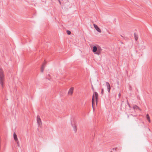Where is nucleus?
<instances>
[{"label": "nucleus", "instance_id": "nucleus-24", "mask_svg": "<svg viewBox=\"0 0 152 152\" xmlns=\"http://www.w3.org/2000/svg\"><path fill=\"white\" fill-rule=\"evenodd\" d=\"M113 152L112 151H110V152Z\"/></svg>", "mask_w": 152, "mask_h": 152}, {"label": "nucleus", "instance_id": "nucleus-21", "mask_svg": "<svg viewBox=\"0 0 152 152\" xmlns=\"http://www.w3.org/2000/svg\"><path fill=\"white\" fill-rule=\"evenodd\" d=\"M92 89L93 91H94V88L92 86Z\"/></svg>", "mask_w": 152, "mask_h": 152}, {"label": "nucleus", "instance_id": "nucleus-16", "mask_svg": "<svg viewBox=\"0 0 152 152\" xmlns=\"http://www.w3.org/2000/svg\"><path fill=\"white\" fill-rule=\"evenodd\" d=\"M104 90L103 88H102L101 89V94L102 95L104 94Z\"/></svg>", "mask_w": 152, "mask_h": 152}, {"label": "nucleus", "instance_id": "nucleus-2", "mask_svg": "<svg viewBox=\"0 0 152 152\" xmlns=\"http://www.w3.org/2000/svg\"><path fill=\"white\" fill-rule=\"evenodd\" d=\"M4 80V75L3 71L1 69L0 70V83L2 88L3 87V81Z\"/></svg>", "mask_w": 152, "mask_h": 152}, {"label": "nucleus", "instance_id": "nucleus-11", "mask_svg": "<svg viewBox=\"0 0 152 152\" xmlns=\"http://www.w3.org/2000/svg\"><path fill=\"white\" fill-rule=\"evenodd\" d=\"M134 110H140V109L139 107L136 105H135L133 107Z\"/></svg>", "mask_w": 152, "mask_h": 152}, {"label": "nucleus", "instance_id": "nucleus-27", "mask_svg": "<svg viewBox=\"0 0 152 152\" xmlns=\"http://www.w3.org/2000/svg\"><path fill=\"white\" fill-rule=\"evenodd\" d=\"M121 36L122 37H123L121 35Z\"/></svg>", "mask_w": 152, "mask_h": 152}, {"label": "nucleus", "instance_id": "nucleus-8", "mask_svg": "<svg viewBox=\"0 0 152 152\" xmlns=\"http://www.w3.org/2000/svg\"><path fill=\"white\" fill-rule=\"evenodd\" d=\"M46 63L45 62H44L43 63L42 65L41 68V72H43V71L46 64Z\"/></svg>", "mask_w": 152, "mask_h": 152}, {"label": "nucleus", "instance_id": "nucleus-6", "mask_svg": "<svg viewBox=\"0 0 152 152\" xmlns=\"http://www.w3.org/2000/svg\"><path fill=\"white\" fill-rule=\"evenodd\" d=\"M94 26L96 29V30L99 33H101V31L99 27L96 25L95 24H94Z\"/></svg>", "mask_w": 152, "mask_h": 152}, {"label": "nucleus", "instance_id": "nucleus-4", "mask_svg": "<svg viewBox=\"0 0 152 152\" xmlns=\"http://www.w3.org/2000/svg\"><path fill=\"white\" fill-rule=\"evenodd\" d=\"M37 121L38 124L39 126H40L42 124V121L39 115H38L37 116Z\"/></svg>", "mask_w": 152, "mask_h": 152}, {"label": "nucleus", "instance_id": "nucleus-20", "mask_svg": "<svg viewBox=\"0 0 152 152\" xmlns=\"http://www.w3.org/2000/svg\"><path fill=\"white\" fill-rule=\"evenodd\" d=\"M95 99V96H94V95H93L92 96V99Z\"/></svg>", "mask_w": 152, "mask_h": 152}, {"label": "nucleus", "instance_id": "nucleus-18", "mask_svg": "<svg viewBox=\"0 0 152 152\" xmlns=\"http://www.w3.org/2000/svg\"><path fill=\"white\" fill-rule=\"evenodd\" d=\"M127 104H128V105L129 106V108H131V107H130V104H129V103L128 102V101H127Z\"/></svg>", "mask_w": 152, "mask_h": 152}, {"label": "nucleus", "instance_id": "nucleus-19", "mask_svg": "<svg viewBox=\"0 0 152 152\" xmlns=\"http://www.w3.org/2000/svg\"><path fill=\"white\" fill-rule=\"evenodd\" d=\"M117 148H113V150H115V151H116V149H117Z\"/></svg>", "mask_w": 152, "mask_h": 152}, {"label": "nucleus", "instance_id": "nucleus-15", "mask_svg": "<svg viewBox=\"0 0 152 152\" xmlns=\"http://www.w3.org/2000/svg\"><path fill=\"white\" fill-rule=\"evenodd\" d=\"M67 34L68 35H70L71 34V31L69 30H67L66 31Z\"/></svg>", "mask_w": 152, "mask_h": 152}, {"label": "nucleus", "instance_id": "nucleus-5", "mask_svg": "<svg viewBox=\"0 0 152 152\" xmlns=\"http://www.w3.org/2000/svg\"><path fill=\"white\" fill-rule=\"evenodd\" d=\"M106 84L107 88L108 91L109 93H110L111 89L110 85L108 82H106Z\"/></svg>", "mask_w": 152, "mask_h": 152}, {"label": "nucleus", "instance_id": "nucleus-3", "mask_svg": "<svg viewBox=\"0 0 152 152\" xmlns=\"http://www.w3.org/2000/svg\"><path fill=\"white\" fill-rule=\"evenodd\" d=\"M75 124V119H74V118L72 119L71 120V124L72 126L74 129V130L75 132H76V125Z\"/></svg>", "mask_w": 152, "mask_h": 152}, {"label": "nucleus", "instance_id": "nucleus-26", "mask_svg": "<svg viewBox=\"0 0 152 152\" xmlns=\"http://www.w3.org/2000/svg\"><path fill=\"white\" fill-rule=\"evenodd\" d=\"M130 115L133 116V115H132V114H131Z\"/></svg>", "mask_w": 152, "mask_h": 152}, {"label": "nucleus", "instance_id": "nucleus-23", "mask_svg": "<svg viewBox=\"0 0 152 152\" xmlns=\"http://www.w3.org/2000/svg\"><path fill=\"white\" fill-rule=\"evenodd\" d=\"M148 130H149V131H150V129H149V128H148Z\"/></svg>", "mask_w": 152, "mask_h": 152}, {"label": "nucleus", "instance_id": "nucleus-1", "mask_svg": "<svg viewBox=\"0 0 152 152\" xmlns=\"http://www.w3.org/2000/svg\"><path fill=\"white\" fill-rule=\"evenodd\" d=\"M102 49L99 46H94L92 50V51L95 54L99 55L101 53Z\"/></svg>", "mask_w": 152, "mask_h": 152}, {"label": "nucleus", "instance_id": "nucleus-12", "mask_svg": "<svg viewBox=\"0 0 152 152\" xmlns=\"http://www.w3.org/2000/svg\"><path fill=\"white\" fill-rule=\"evenodd\" d=\"M146 116L147 119L148 121L149 122H150L151 121H150V118L149 116V114H147Z\"/></svg>", "mask_w": 152, "mask_h": 152}, {"label": "nucleus", "instance_id": "nucleus-13", "mask_svg": "<svg viewBox=\"0 0 152 152\" xmlns=\"http://www.w3.org/2000/svg\"><path fill=\"white\" fill-rule=\"evenodd\" d=\"M134 35L135 40H137L138 39V35L137 34L134 33Z\"/></svg>", "mask_w": 152, "mask_h": 152}, {"label": "nucleus", "instance_id": "nucleus-25", "mask_svg": "<svg viewBox=\"0 0 152 152\" xmlns=\"http://www.w3.org/2000/svg\"><path fill=\"white\" fill-rule=\"evenodd\" d=\"M59 3H61V2L60 1H59Z\"/></svg>", "mask_w": 152, "mask_h": 152}, {"label": "nucleus", "instance_id": "nucleus-10", "mask_svg": "<svg viewBox=\"0 0 152 152\" xmlns=\"http://www.w3.org/2000/svg\"><path fill=\"white\" fill-rule=\"evenodd\" d=\"M13 137L14 140L16 141H17L18 140V139L17 138V135L15 132H14L13 134Z\"/></svg>", "mask_w": 152, "mask_h": 152}, {"label": "nucleus", "instance_id": "nucleus-14", "mask_svg": "<svg viewBox=\"0 0 152 152\" xmlns=\"http://www.w3.org/2000/svg\"><path fill=\"white\" fill-rule=\"evenodd\" d=\"M92 103L93 107L94 106V105L95 104V99H92Z\"/></svg>", "mask_w": 152, "mask_h": 152}, {"label": "nucleus", "instance_id": "nucleus-9", "mask_svg": "<svg viewBox=\"0 0 152 152\" xmlns=\"http://www.w3.org/2000/svg\"><path fill=\"white\" fill-rule=\"evenodd\" d=\"M94 93L95 96L96 102L97 103L98 99V93L96 92H95Z\"/></svg>", "mask_w": 152, "mask_h": 152}, {"label": "nucleus", "instance_id": "nucleus-28", "mask_svg": "<svg viewBox=\"0 0 152 152\" xmlns=\"http://www.w3.org/2000/svg\"><path fill=\"white\" fill-rule=\"evenodd\" d=\"M48 75L49 76V75H49V74H48Z\"/></svg>", "mask_w": 152, "mask_h": 152}, {"label": "nucleus", "instance_id": "nucleus-7", "mask_svg": "<svg viewBox=\"0 0 152 152\" xmlns=\"http://www.w3.org/2000/svg\"><path fill=\"white\" fill-rule=\"evenodd\" d=\"M73 88L71 87L69 89L68 92V94L69 95H71L73 93Z\"/></svg>", "mask_w": 152, "mask_h": 152}, {"label": "nucleus", "instance_id": "nucleus-17", "mask_svg": "<svg viewBox=\"0 0 152 152\" xmlns=\"http://www.w3.org/2000/svg\"><path fill=\"white\" fill-rule=\"evenodd\" d=\"M17 142V143L18 145V147H19L20 146V145H19V142L18 141V140L16 141Z\"/></svg>", "mask_w": 152, "mask_h": 152}, {"label": "nucleus", "instance_id": "nucleus-22", "mask_svg": "<svg viewBox=\"0 0 152 152\" xmlns=\"http://www.w3.org/2000/svg\"><path fill=\"white\" fill-rule=\"evenodd\" d=\"M121 96V94L120 93H119L118 94V96L120 97Z\"/></svg>", "mask_w": 152, "mask_h": 152}]
</instances>
